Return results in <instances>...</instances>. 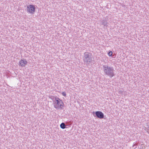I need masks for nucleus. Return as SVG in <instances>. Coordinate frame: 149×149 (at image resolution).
Returning <instances> with one entry per match:
<instances>
[{"instance_id":"1a4fd4ad","label":"nucleus","mask_w":149,"mask_h":149,"mask_svg":"<svg viewBox=\"0 0 149 149\" xmlns=\"http://www.w3.org/2000/svg\"><path fill=\"white\" fill-rule=\"evenodd\" d=\"M113 53L111 51H109L108 53V54L109 56H111L112 55Z\"/></svg>"},{"instance_id":"7ed1b4c3","label":"nucleus","mask_w":149,"mask_h":149,"mask_svg":"<svg viewBox=\"0 0 149 149\" xmlns=\"http://www.w3.org/2000/svg\"><path fill=\"white\" fill-rule=\"evenodd\" d=\"M92 55L91 53L86 52L84 53L83 60L86 64H89L92 61Z\"/></svg>"},{"instance_id":"39448f33","label":"nucleus","mask_w":149,"mask_h":149,"mask_svg":"<svg viewBox=\"0 0 149 149\" xmlns=\"http://www.w3.org/2000/svg\"><path fill=\"white\" fill-rule=\"evenodd\" d=\"M35 7L33 5H29L26 8L27 11L32 14L35 12Z\"/></svg>"},{"instance_id":"20e7f679","label":"nucleus","mask_w":149,"mask_h":149,"mask_svg":"<svg viewBox=\"0 0 149 149\" xmlns=\"http://www.w3.org/2000/svg\"><path fill=\"white\" fill-rule=\"evenodd\" d=\"M93 114L95 117H96L100 119H102L104 118V114L100 111H97L95 112H93Z\"/></svg>"},{"instance_id":"f03ea898","label":"nucleus","mask_w":149,"mask_h":149,"mask_svg":"<svg viewBox=\"0 0 149 149\" xmlns=\"http://www.w3.org/2000/svg\"><path fill=\"white\" fill-rule=\"evenodd\" d=\"M55 100H53L54 107L57 109H63V103L61 100L58 97H54Z\"/></svg>"},{"instance_id":"f8f14e48","label":"nucleus","mask_w":149,"mask_h":149,"mask_svg":"<svg viewBox=\"0 0 149 149\" xmlns=\"http://www.w3.org/2000/svg\"><path fill=\"white\" fill-rule=\"evenodd\" d=\"M123 93V91L121 90H120L119 91V93L121 94L122 93Z\"/></svg>"},{"instance_id":"0eeeda50","label":"nucleus","mask_w":149,"mask_h":149,"mask_svg":"<svg viewBox=\"0 0 149 149\" xmlns=\"http://www.w3.org/2000/svg\"><path fill=\"white\" fill-rule=\"evenodd\" d=\"M60 127L62 129H64L66 128V126L63 123H62L60 125Z\"/></svg>"},{"instance_id":"9d476101","label":"nucleus","mask_w":149,"mask_h":149,"mask_svg":"<svg viewBox=\"0 0 149 149\" xmlns=\"http://www.w3.org/2000/svg\"><path fill=\"white\" fill-rule=\"evenodd\" d=\"M137 145V144L135 143L134 144V145L132 146V147L133 148L135 149L136 148V146Z\"/></svg>"},{"instance_id":"423d86ee","label":"nucleus","mask_w":149,"mask_h":149,"mask_svg":"<svg viewBox=\"0 0 149 149\" xmlns=\"http://www.w3.org/2000/svg\"><path fill=\"white\" fill-rule=\"evenodd\" d=\"M27 62L26 60H21L19 62V65L21 67H24L27 64Z\"/></svg>"},{"instance_id":"f257e3e1","label":"nucleus","mask_w":149,"mask_h":149,"mask_svg":"<svg viewBox=\"0 0 149 149\" xmlns=\"http://www.w3.org/2000/svg\"><path fill=\"white\" fill-rule=\"evenodd\" d=\"M104 72L110 77H112L114 76V68L113 67H110L107 65H103Z\"/></svg>"},{"instance_id":"6e6552de","label":"nucleus","mask_w":149,"mask_h":149,"mask_svg":"<svg viewBox=\"0 0 149 149\" xmlns=\"http://www.w3.org/2000/svg\"><path fill=\"white\" fill-rule=\"evenodd\" d=\"M107 22L105 20H103L102 22V24L104 25V26H107Z\"/></svg>"},{"instance_id":"ddd939ff","label":"nucleus","mask_w":149,"mask_h":149,"mask_svg":"<svg viewBox=\"0 0 149 149\" xmlns=\"http://www.w3.org/2000/svg\"><path fill=\"white\" fill-rule=\"evenodd\" d=\"M148 133L149 134V125L148 126Z\"/></svg>"},{"instance_id":"9b49d317","label":"nucleus","mask_w":149,"mask_h":149,"mask_svg":"<svg viewBox=\"0 0 149 149\" xmlns=\"http://www.w3.org/2000/svg\"><path fill=\"white\" fill-rule=\"evenodd\" d=\"M62 95H63V96H65L66 95V93L65 92H63L62 93Z\"/></svg>"}]
</instances>
